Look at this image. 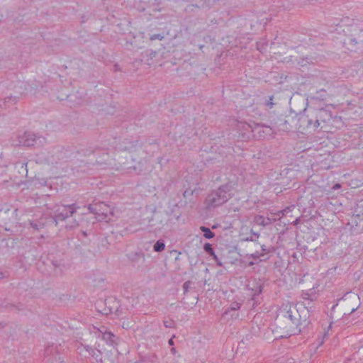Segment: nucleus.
I'll list each match as a JSON object with an SVG mask.
<instances>
[{"label": "nucleus", "instance_id": "nucleus-26", "mask_svg": "<svg viewBox=\"0 0 363 363\" xmlns=\"http://www.w3.org/2000/svg\"><path fill=\"white\" fill-rule=\"evenodd\" d=\"M163 38H164V35H162V34H154L150 37V40L152 41L155 40H162Z\"/></svg>", "mask_w": 363, "mask_h": 363}, {"label": "nucleus", "instance_id": "nucleus-25", "mask_svg": "<svg viewBox=\"0 0 363 363\" xmlns=\"http://www.w3.org/2000/svg\"><path fill=\"white\" fill-rule=\"evenodd\" d=\"M191 285V282L190 281H186L183 284V289L184 294H186Z\"/></svg>", "mask_w": 363, "mask_h": 363}, {"label": "nucleus", "instance_id": "nucleus-15", "mask_svg": "<svg viewBox=\"0 0 363 363\" xmlns=\"http://www.w3.org/2000/svg\"><path fill=\"white\" fill-rule=\"evenodd\" d=\"M203 250H205V252H206L211 257H213V259L218 262V256L216 255L213 247H212V245L207 242L204 245H203Z\"/></svg>", "mask_w": 363, "mask_h": 363}, {"label": "nucleus", "instance_id": "nucleus-32", "mask_svg": "<svg viewBox=\"0 0 363 363\" xmlns=\"http://www.w3.org/2000/svg\"><path fill=\"white\" fill-rule=\"evenodd\" d=\"M231 317H232V318H233V319H236V318H238L239 317V315H238V313L232 314V315H231Z\"/></svg>", "mask_w": 363, "mask_h": 363}, {"label": "nucleus", "instance_id": "nucleus-24", "mask_svg": "<svg viewBox=\"0 0 363 363\" xmlns=\"http://www.w3.org/2000/svg\"><path fill=\"white\" fill-rule=\"evenodd\" d=\"M79 225L78 222L76 220H73L72 222H70L69 224L65 225L66 229H73L77 228Z\"/></svg>", "mask_w": 363, "mask_h": 363}, {"label": "nucleus", "instance_id": "nucleus-36", "mask_svg": "<svg viewBox=\"0 0 363 363\" xmlns=\"http://www.w3.org/2000/svg\"><path fill=\"white\" fill-rule=\"evenodd\" d=\"M298 221H299V219H298V218L296 219V220L294 221V224L296 225V223H298Z\"/></svg>", "mask_w": 363, "mask_h": 363}, {"label": "nucleus", "instance_id": "nucleus-30", "mask_svg": "<svg viewBox=\"0 0 363 363\" xmlns=\"http://www.w3.org/2000/svg\"><path fill=\"white\" fill-rule=\"evenodd\" d=\"M340 188H341V185H340V184L337 183V184H334V185L333 186L332 189H333V190H334V191H335V190H337V189H340Z\"/></svg>", "mask_w": 363, "mask_h": 363}, {"label": "nucleus", "instance_id": "nucleus-31", "mask_svg": "<svg viewBox=\"0 0 363 363\" xmlns=\"http://www.w3.org/2000/svg\"><path fill=\"white\" fill-rule=\"evenodd\" d=\"M101 151H103V152H104V150H94L93 151V153H94V155H99V154H100V152H101Z\"/></svg>", "mask_w": 363, "mask_h": 363}, {"label": "nucleus", "instance_id": "nucleus-34", "mask_svg": "<svg viewBox=\"0 0 363 363\" xmlns=\"http://www.w3.org/2000/svg\"><path fill=\"white\" fill-rule=\"evenodd\" d=\"M169 344L170 345H174V341H173V340H172V339H170V340H169Z\"/></svg>", "mask_w": 363, "mask_h": 363}, {"label": "nucleus", "instance_id": "nucleus-12", "mask_svg": "<svg viewBox=\"0 0 363 363\" xmlns=\"http://www.w3.org/2000/svg\"><path fill=\"white\" fill-rule=\"evenodd\" d=\"M298 121L302 123H307L308 127H313V129H316L318 128L320 123L318 119H315L313 121L312 119L308 118V115H301V118H298Z\"/></svg>", "mask_w": 363, "mask_h": 363}, {"label": "nucleus", "instance_id": "nucleus-4", "mask_svg": "<svg viewBox=\"0 0 363 363\" xmlns=\"http://www.w3.org/2000/svg\"><path fill=\"white\" fill-rule=\"evenodd\" d=\"M350 31L352 33L346 36L344 44L349 46L348 49L354 50L363 46V30L357 26H352Z\"/></svg>", "mask_w": 363, "mask_h": 363}, {"label": "nucleus", "instance_id": "nucleus-28", "mask_svg": "<svg viewBox=\"0 0 363 363\" xmlns=\"http://www.w3.org/2000/svg\"><path fill=\"white\" fill-rule=\"evenodd\" d=\"M264 128V130H263L264 133H266L267 134H271L272 133V128L269 126H263Z\"/></svg>", "mask_w": 363, "mask_h": 363}, {"label": "nucleus", "instance_id": "nucleus-19", "mask_svg": "<svg viewBox=\"0 0 363 363\" xmlns=\"http://www.w3.org/2000/svg\"><path fill=\"white\" fill-rule=\"evenodd\" d=\"M261 249H262L261 253H264V255L265 254L273 253L276 251V247L274 246H272V245L267 247L265 245H262Z\"/></svg>", "mask_w": 363, "mask_h": 363}, {"label": "nucleus", "instance_id": "nucleus-33", "mask_svg": "<svg viewBox=\"0 0 363 363\" xmlns=\"http://www.w3.org/2000/svg\"><path fill=\"white\" fill-rule=\"evenodd\" d=\"M255 264V262H253V261H250V262H249V263H248V266L251 267V266H253Z\"/></svg>", "mask_w": 363, "mask_h": 363}, {"label": "nucleus", "instance_id": "nucleus-38", "mask_svg": "<svg viewBox=\"0 0 363 363\" xmlns=\"http://www.w3.org/2000/svg\"><path fill=\"white\" fill-rule=\"evenodd\" d=\"M355 310H356V308H352L351 311V313H353Z\"/></svg>", "mask_w": 363, "mask_h": 363}, {"label": "nucleus", "instance_id": "nucleus-3", "mask_svg": "<svg viewBox=\"0 0 363 363\" xmlns=\"http://www.w3.org/2000/svg\"><path fill=\"white\" fill-rule=\"evenodd\" d=\"M47 143L46 138L39 134L25 131L23 134L18 136V140L14 143L15 145L40 147Z\"/></svg>", "mask_w": 363, "mask_h": 363}, {"label": "nucleus", "instance_id": "nucleus-22", "mask_svg": "<svg viewBox=\"0 0 363 363\" xmlns=\"http://www.w3.org/2000/svg\"><path fill=\"white\" fill-rule=\"evenodd\" d=\"M163 323L167 328H173L175 326L174 321L172 319L165 320Z\"/></svg>", "mask_w": 363, "mask_h": 363}, {"label": "nucleus", "instance_id": "nucleus-8", "mask_svg": "<svg viewBox=\"0 0 363 363\" xmlns=\"http://www.w3.org/2000/svg\"><path fill=\"white\" fill-rule=\"evenodd\" d=\"M246 289L247 294L252 296V300L254 301L253 306H255L257 304L256 297L262 293L263 289L262 284L256 279H252L248 281Z\"/></svg>", "mask_w": 363, "mask_h": 363}, {"label": "nucleus", "instance_id": "nucleus-14", "mask_svg": "<svg viewBox=\"0 0 363 363\" xmlns=\"http://www.w3.org/2000/svg\"><path fill=\"white\" fill-rule=\"evenodd\" d=\"M255 222L259 225L265 227L271 223V220L269 218L258 215L255 217Z\"/></svg>", "mask_w": 363, "mask_h": 363}, {"label": "nucleus", "instance_id": "nucleus-9", "mask_svg": "<svg viewBox=\"0 0 363 363\" xmlns=\"http://www.w3.org/2000/svg\"><path fill=\"white\" fill-rule=\"evenodd\" d=\"M301 297L304 301L308 302H303L302 307H303L305 304L306 306L308 307V310H309V308H312L311 303L317 300L318 294L315 291L314 289H310L309 290L303 291Z\"/></svg>", "mask_w": 363, "mask_h": 363}, {"label": "nucleus", "instance_id": "nucleus-43", "mask_svg": "<svg viewBox=\"0 0 363 363\" xmlns=\"http://www.w3.org/2000/svg\"><path fill=\"white\" fill-rule=\"evenodd\" d=\"M115 67H116V70H117L118 69V67H117L118 66L115 65Z\"/></svg>", "mask_w": 363, "mask_h": 363}, {"label": "nucleus", "instance_id": "nucleus-29", "mask_svg": "<svg viewBox=\"0 0 363 363\" xmlns=\"http://www.w3.org/2000/svg\"><path fill=\"white\" fill-rule=\"evenodd\" d=\"M272 100H273V96H270L269 97V100L266 104V105L267 106H269V108H272L273 104H274L273 102H272Z\"/></svg>", "mask_w": 363, "mask_h": 363}, {"label": "nucleus", "instance_id": "nucleus-5", "mask_svg": "<svg viewBox=\"0 0 363 363\" xmlns=\"http://www.w3.org/2000/svg\"><path fill=\"white\" fill-rule=\"evenodd\" d=\"M75 203L70 205L57 204L53 208V218L57 224L58 222L65 221L67 218H69L76 213L77 208Z\"/></svg>", "mask_w": 363, "mask_h": 363}, {"label": "nucleus", "instance_id": "nucleus-11", "mask_svg": "<svg viewBox=\"0 0 363 363\" xmlns=\"http://www.w3.org/2000/svg\"><path fill=\"white\" fill-rule=\"evenodd\" d=\"M30 225L35 230H39L46 225V218L41 216L39 219H30L28 220Z\"/></svg>", "mask_w": 363, "mask_h": 363}, {"label": "nucleus", "instance_id": "nucleus-35", "mask_svg": "<svg viewBox=\"0 0 363 363\" xmlns=\"http://www.w3.org/2000/svg\"><path fill=\"white\" fill-rule=\"evenodd\" d=\"M188 194H189V191H185L184 192V197H186V196L188 195Z\"/></svg>", "mask_w": 363, "mask_h": 363}, {"label": "nucleus", "instance_id": "nucleus-10", "mask_svg": "<svg viewBox=\"0 0 363 363\" xmlns=\"http://www.w3.org/2000/svg\"><path fill=\"white\" fill-rule=\"evenodd\" d=\"M128 258L133 263V266L140 267L143 265L145 262V255L142 252L131 253L129 255Z\"/></svg>", "mask_w": 363, "mask_h": 363}, {"label": "nucleus", "instance_id": "nucleus-21", "mask_svg": "<svg viewBox=\"0 0 363 363\" xmlns=\"http://www.w3.org/2000/svg\"><path fill=\"white\" fill-rule=\"evenodd\" d=\"M264 256V253H260L258 251L255 252L252 254H247V257L249 258H252L254 259H259L261 257Z\"/></svg>", "mask_w": 363, "mask_h": 363}, {"label": "nucleus", "instance_id": "nucleus-40", "mask_svg": "<svg viewBox=\"0 0 363 363\" xmlns=\"http://www.w3.org/2000/svg\"><path fill=\"white\" fill-rule=\"evenodd\" d=\"M83 235H84V236H86V232H83Z\"/></svg>", "mask_w": 363, "mask_h": 363}, {"label": "nucleus", "instance_id": "nucleus-13", "mask_svg": "<svg viewBox=\"0 0 363 363\" xmlns=\"http://www.w3.org/2000/svg\"><path fill=\"white\" fill-rule=\"evenodd\" d=\"M17 98L16 96H8L6 97L4 100L0 101V106L6 109L10 107L11 105H13L16 103Z\"/></svg>", "mask_w": 363, "mask_h": 363}, {"label": "nucleus", "instance_id": "nucleus-1", "mask_svg": "<svg viewBox=\"0 0 363 363\" xmlns=\"http://www.w3.org/2000/svg\"><path fill=\"white\" fill-rule=\"evenodd\" d=\"M309 310L304 304L297 308L296 305L283 303L279 309L277 323L281 329L289 335H298L309 324Z\"/></svg>", "mask_w": 363, "mask_h": 363}, {"label": "nucleus", "instance_id": "nucleus-42", "mask_svg": "<svg viewBox=\"0 0 363 363\" xmlns=\"http://www.w3.org/2000/svg\"><path fill=\"white\" fill-rule=\"evenodd\" d=\"M4 326L2 325L1 323H0V328H3Z\"/></svg>", "mask_w": 363, "mask_h": 363}, {"label": "nucleus", "instance_id": "nucleus-23", "mask_svg": "<svg viewBox=\"0 0 363 363\" xmlns=\"http://www.w3.org/2000/svg\"><path fill=\"white\" fill-rule=\"evenodd\" d=\"M103 337L106 341L113 342L112 339H113V337H114V335L111 332H106V333H104Z\"/></svg>", "mask_w": 363, "mask_h": 363}, {"label": "nucleus", "instance_id": "nucleus-41", "mask_svg": "<svg viewBox=\"0 0 363 363\" xmlns=\"http://www.w3.org/2000/svg\"><path fill=\"white\" fill-rule=\"evenodd\" d=\"M69 97H70V96H69H69H67V99H68V101H69Z\"/></svg>", "mask_w": 363, "mask_h": 363}, {"label": "nucleus", "instance_id": "nucleus-18", "mask_svg": "<svg viewBox=\"0 0 363 363\" xmlns=\"http://www.w3.org/2000/svg\"><path fill=\"white\" fill-rule=\"evenodd\" d=\"M165 248L164 242L162 240H157L153 246L155 252H162Z\"/></svg>", "mask_w": 363, "mask_h": 363}, {"label": "nucleus", "instance_id": "nucleus-27", "mask_svg": "<svg viewBox=\"0 0 363 363\" xmlns=\"http://www.w3.org/2000/svg\"><path fill=\"white\" fill-rule=\"evenodd\" d=\"M291 208L290 207H287L281 211H280L279 212V215L281 214V216H286L287 215L288 213L291 212Z\"/></svg>", "mask_w": 363, "mask_h": 363}, {"label": "nucleus", "instance_id": "nucleus-6", "mask_svg": "<svg viewBox=\"0 0 363 363\" xmlns=\"http://www.w3.org/2000/svg\"><path fill=\"white\" fill-rule=\"evenodd\" d=\"M139 145V140L135 139L115 137L111 143L113 149L116 151H133Z\"/></svg>", "mask_w": 363, "mask_h": 363}, {"label": "nucleus", "instance_id": "nucleus-2", "mask_svg": "<svg viewBox=\"0 0 363 363\" xmlns=\"http://www.w3.org/2000/svg\"><path fill=\"white\" fill-rule=\"evenodd\" d=\"M232 186L227 183L211 191L206 197L204 203L207 208H215L225 203L232 196Z\"/></svg>", "mask_w": 363, "mask_h": 363}, {"label": "nucleus", "instance_id": "nucleus-16", "mask_svg": "<svg viewBox=\"0 0 363 363\" xmlns=\"http://www.w3.org/2000/svg\"><path fill=\"white\" fill-rule=\"evenodd\" d=\"M240 307H241L240 303L234 301V302L231 303L229 308H228L225 311L224 314L228 315L230 313V311H236L239 310L240 308Z\"/></svg>", "mask_w": 363, "mask_h": 363}, {"label": "nucleus", "instance_id": "nucleus-37", "mask_svg": "<svg viewBox=\"0 0 363 363\" xmlns=\"http://www.w3.org/2000/svg\"><path fill=\"white\" fill-rule=\"evenodd\" d=\"M3 278V274L0 272V279Z\"/></svg>", "mask_w": 363, "mask_h": 363}, {"label": "nucleus", "instance_id": "nucleus-39", "mask_svg": "<svg viewBox=\"0 0 363 363\" xmlns=\"http://www.w3.org/2000/svg\"><path fill=\"white\" fill-rule=\"evenodd\" d=\"M172 352H175V349H174V348H172Z\"/></svg>", "mask_w": 363, "mask_h": 363}, {"label": "nucleus", "instance_id": "nucleus-17", "mask_svg": "<svg viewBox=\"0 0 363 363\" xmlns=\"http://www.w3.org/2000/svg\"><path fill=\"white\" fill-rule=\"evenodd\" d=\"M200 230L203 233V236L207 239H211L215 236V233L206 226H201Z\"/></svg>", "mask_w": 363, "mask_h": 363}, {"label": "nucleus", "instance_id": "nucleus-20", "mask_svg": "<svg viewBox=\"0 0 363 363\" xmlns=\"http://www.w3.org/2000/svg\"><path fill=\"white\" fill-rule=\"evenodd\" d=\"M251 236L244 238L243 240L247 242L251 241L257 242L258 238H259V234L258 233H255L252 230H251Z\"/></svg>", "mask_w": 363, "mask_h": 363}, {"label": "nucleus", "instance_id": "nucleus-7", "mask_svg": "<svg viewBox=\"0 0 363 363\" xmlns=\"http://www.w3.org/2000/svg\"><path fill=\"white\" fill-rule=\"evenodd\" d=\"M89 210L96 216L99 220L110 219L109 216L113 215L111 208L104 202L90 204Z\"/></svg>", "mask_w": 363, "mask_h": 363}]
</instances>
